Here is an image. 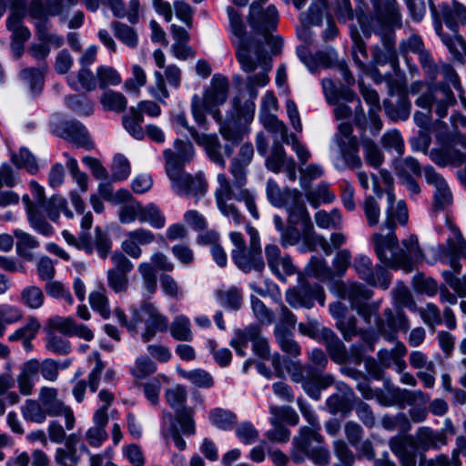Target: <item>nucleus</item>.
Listing matches in <instances>:
<instances>
[{"label": "nucleus", "mask_w": 466, "mask_h": 466, "mask_svg": "<svg viewBox=\"0 0 466 466\" xmlns=\"http://www.w3.org/2000/svg\"><path fill=\"white\" fill-rule=\"evenodd\" d=\"M217 299L218 303L234 310L239 309L242 304L241 289L237 287L219 289L217 290Z\"/></svg>", "instance_id": "54"}, {"label": "nucleus", "mask_w": 466, "mask_h": 466, "mask_svg": "<svg viewBox=\"0 0 466 466\" xmlns=\"http://www.w3.org/2000/svg\"><path fill=\"white\" fill-rule=\"evenodd\" d=\"M227 13L230 32L236 37L235 40H232V44L240 68L246 73L254 72L258 68V65L265 58L263 46L260 42L246 35V25L237 10L232 6H228Z\"/></svg>", "instance_id": "4"}, {"label": "nucleus", "mask_w": 466, "mask_h": 466, "mask_svg": "<svg viewBox=\"0 0 466 466\" xmlns=\"http://www.w3.org/2000/svg\"><path fill=\"white\" fill-rule=\"evenodd\" d=\"M441 16L447 27L455 33L460 25L466 24V7L457 1L443 4L441 7Z\"/></svg>", "instance_id": "29"}, {"label": "nucleus", "mask_w": 466, "mask_h": 466, "mask_svg": "<svg viewBox=\"0 0 466 466\" xmlns=\"http://www.w3.org/2000/svg\"><path fill=\"white\" fill-rule=\"evenodd\" d=\"M229 84L226 76L216 74L211 79L210 87L205 92L203 100L210 106H219L226 102Z\"/></svg>", "instance_id": "28"}, {"label": "nucleus", "mask_w": 466, "mask_h": 466, "mask_svg": "<svg viewBox=\"0 0 466 466\" xmlns=\"http://www.w3.org/2000/svg\"><path fill=\"white\" fill-rule=\"evenodd\" d=\"M266 195L272 206L281 208L292 198H298L299 190L289 187L280 188L274 179L268 178L266 184Z\"/></svg>", "instance_id": "31"}, {"label": "nucleus", "mask_w": 466, "mask_h": 466, "mask_svg": "<svg viewBox=\"0 0 466 466\" xmlns=\"http://www.w3.org/2000/svg\"><path fill=\"white\" fill-rule=\"evenodd\" d=\"M388 393L390 397V400H380V402L386 406L396 405L400 408H404L406 405L413 406L417 403L425 404L430 399L429 395L420 390H410L399 387H392L389 389Z\"/></svg>", "instance_id": "21"}, {"label": "nucleus", "mask_w": 466, "mask_h": 466, "mask_svg": "<svg viewBox=\"0 0 466 466\" xmlns=\"http://www.w3.org/2000/svg\"><path fill=\"white\" fill-rule=\"evenodd\" d=\"M410 107L411 105L407 96L399 97L396 104L390 100H384L383 102L385 114L393 121L408 119L410 114Z\"/></svg>", "instance_id": "41"}, {"label": "nucleus", "mask_w": 466, "mask_h": 466, "mask_svg": "<svg viewBox=\"0 0 466 466\" xmlns=\"http://www.w3.org/2000/svg\"><path fill=\"white\" fill-rule=\"evenodd\" d=\"M144 116L134 106L130 107L129 114L123 116V125L125 129L136 139L141 140L145 137V131L141 124Z\"/></svg>", "instance_id": "48"}, {"label": "nucleus", "mask_w": 466, "mask_h": 466, "mask_svg": "<svg viewBox=\"0 0 466 466\" xmlns=\"http://www.w3.org/2000/svg\"><path fill=\"white\" fill-rule=\"evenodd\" d=\"M248 127L237 123L236 121H227L222 123L219 127V133L228 142L223 147V151L226 157H229L236 146H238L248 134Z\"/></svg>", "instance_id": "24"}, {"label": "nucleus", "mask_w": 466, "mask_h": 466, "mask_svg": "<svg viewBox=\"0 0 466 466\" xmlns=\"http://www.w3.org/2000/svg\"><path fill=\"white\" fill-rule=\"evenodd\" d=\"M211 423L222 431H231L237 423V416L229 410L212 409L208 413Z\"/></svg>", "instance_id": "47"}, {"label": "nucleus", "mask_w": 466, "mask_h": 466, "mask_svg": "<svg viewBox=\"0 0 466 466\" xmlns=\"http://www.w3.org/2000/svg\"><path fill=\"white\" fill-rule=\"evenodd\" d=\"M6 28L11 32L10 47L15 57H20L25 50V44L31 37V32L23 23V15L18 12L11 13L6 19Z\"/></svg>", "instance_id": "16"}, {"label": "nucleus", "mask_w": 466, "mask_h": 466, "mask_svg": "<svg viewBox=\"0 0 466 466\" xmlns=\"http://www.w3.org/2000/svg\"><path fill=\"white\" fill-rule=\"evenodd\" d=\"M373 56L375 62L379 65L390 63L392 66H395L398 64L393 34H390L384 39V48L375 50Z\"/></svg>", "instance_id": "50"}, {"label": "nucleus", "mask_w": 466, "mask_h": 466, "mask_svg": "<svg viewBox=\"0 0 466 466\" xmlns=\"http://www.w3.org/2000/svg\"><path fill=\"white\" fill-rule=\"evenodd\" d=\"M41 208L44 209L49 219L53 222H56L59 219L60 212H63L67 218L71 219L74 218L73 212L68 208L66 199L60 195H54L46 199Z\"/></svg>", "instance_id": "37"}, {"label": "nucleus", "mask_w": 466, "mask_h": 466, "mask_svg": "<svg viewBox=\"0 0 466 466\" xmlns=\"http://www.w3.org/2000/svg\"><path fill=\"white\" fill-rule=\"evenodd\" d=\"M39 402L47 416H64L66 420V428L68 431L74 428L75 416L73 410L58 399V392L56 389L42 387L39 391Z\"/></svg>", "instance_id": "12"}, {"label": "nucleus", "mask_w": 466, "mask_h": 466, "mask_svg": "<svg viewBox=\"0 0 466 466\" xmlns=\"http://www.w3.org/2000/svg\"><path fill=\"white\" fill-rule=\"evenodd\" d=\"M394 165L396 175L400 180L410 178L413 177V176L420 177L421 175L420 165L419 161L412 157L396 159Z\"/></svg>", "instance_id": "51"}, {"label": "nucleus", "mask_w": 466, "mask_h": 466, "mask_svg": "<svg viewBox=\"0 0 466 466\" xmlns=\"http://www.w3.org/2000/svg\"><path fill=\"white\" fill-rule=\"evenodd\" d=\"M248 23L256 35H262L274 55H279L281 41L272 35L279 23V13L272 5L263 9L259 3L253 2L249 6Z\"/></svg>", "instance_id": "7"}, {"label": "nucleus", "mask_w": 466, "mask_h": 466, "mask_svg": "<svg viewBox=\"0 0 466 466\" xmlns=\"http://www.w3.org/2000/svg\"><path fill=\"white\" fill-rule=\"evenodd\" d=\"M305 457L310 459L316 465L325 466L329 462V452L324 447L309 448L308 451H292L291 458L294 462L301 463Z\"/></svg>", "instance_id": "42"}, {"label": "nucleus", "mask_w": 466, "mask_h": 466, "mask_svg": "<svg viewBox=\"0 0 466 466\" xmlns=\"http://www.w3.org/2000/svg\"><path fill=\"white\" fill-rule=\"evenodd\" d=\"M174 148L175 150L167 148L163 152L165 169L170 181L185 173L184 166L192 159L195 153L192 144L181 139L175 140Z\"/></svg>", "instance_id": "10"}, {"label": "nucleus", "mask_w": 466, "mask_h": 466, "mask_svg": "<svg viewBox=\"0 0 466 466\" xmlns=\"http://www.w3.org/2000/svg\"><path fill=\"white\" fill-rule=\"evenodd\" d=\"M456 103V98L450 86L445 85L433 86L420 95L415 101L416 106L427 109V113L416 111L414 121L421 128H426L431 122V106H435V112L440 118L446 116L448 108Z\"/></svg>", "instance_id": "6"}, {"label": "nucleus", "mask_w": 466, "mask_h": 466, "mask_svg": "<svg viewBox=\"0 0 466 466\" xmlns=\"http://www.w3.org/2000/svg\"><path fill=\"white\" fill-rule=\"evenodd\" d=\"M45 296L42 289L36 286L25 287L20 294L19 301L32 309H36L44 304Z\"/></svg>", "instance_id": "63"}, {"label": "nucleus", "mask_w": 466, "mask_h": 466, "mask_svg": "<svg viewBox=\"0 0 466 466\" xmlns=\"http://www.w3.org/2000/svg\"><path fill=\"white\" fill-rule=\"evenodd\" d=\"M100 103L106 110L122 112L127 108V100L119 92L106 90L102 94Z\"/></svg>", "instance_id": "61"}, {"label": "nucleus", "mask_w": 466, "mask_h": 466, "mask_svg": "<svg viewBox=\"0 0 466 466\" xmlns=\"http://www.w3.org/2000/svg\"><path fill=\"white\" fill-rule=\"evenodd\" d=\"M171 187L179 196L199 198L206 194L208 183L202 173L193 176L185 172L171 181Z\"/></svg>", "instance_id": "15"}, {"label": "nucleus", "mask_w": 466, "mask_h": 466, "mask_svg": "<svg viewBox=\"0 0 466 466\" xmlns=\"http://www.w3.org/2000/svg\"><path fill=\"white\" fill-rule=\"evenodd\" d=\"M258 66H260L262 70L254 75L248 76L246 80V88L252 101L258 96V88L265 86L269 81L268 71L270 69V65L266 54L265 58L258 65Z\"/></svg>", "instance_id": "38"}, {"label": "nucleus", "mask_w": 466, "mask_h": 466, "mask_svg": "<svg viewBox=\"0 0 466 466\" xmlns=\"http://www.w3.org/2000/svg\"><path fill=\"white\" fill-rule=\"evenodd\" d=\"M336 328L342 334L346 341H350L354 337L360 336L364 341H368L369 333L357 326V319L352 315H346L336 321Z\"/></svg>", "instance_id": "40"}, {"label": "nucleus", "mask_w": 466, "mask_h": 466, "mask_svg": "<svg viewBox=\"0 0 466 466\" xmlns=\"http://www.w3.org/2000/svg\"><path fill=\"white\" fill-rule=\"evenodd\" d=\"M77 246L88 254H92L96 249L100 258H106L111 250L112 241L106 231L100 227H96L94 240L92 241L87 234L82 233L79 236Z\"/></svg>", "instance_id": "20"}, {"label": "nucleus", "mask_w": 466, "mask_h": 466, "mask_svg": "<svg viewBox=\"0 0 466 466\" xmlns=\"http://www.w3.org/2000/svg\"><path fill=\"white\" fill-rule=\"evenodd\" d=\"M247 167L248 166L238 162V159H232L229 166L232 182L223 173H219L217 177L218 183L215 191L217 207L221 214L230 218L235 225L242 223L243 216L238 207L231 202L232 199L244 202L252 218L255 219L259 218L255 195L246 187L248 182Z\"/></svg>", "instance_id": "2"}, {"label": "nucleus", "mask_w": 466, "mask_h": 466, "mask_svg": "<svg viewBox=\"0 0 466 466\" xmlns=\"http://www.w3.org/2000/svg\"><path fill=\"white\" fill-rule=\"evenodd\" d=\"M171 337L178 341L190 342L193 340V332L189 319L185 315H177L170 324Z\"/></svg>", "instance_id": "43"}, {"label": "nucleus", "mask_w": 466, "mask_h": 466, "mask_svg": "<svg viewBox=\"0 0 466 466\" xmlns=\"http://www.w3.org/2000/svg\"><path fill=\"white\" fill-rule=\"evenodd\" d=\"M328 7V0H312L308 12L299 15V20L303 25H320L324 11Z\"/></svg>", "instance_id": "49"}, {"label": "nucleus", "mask_w": 466, "mask_h": 466, "mask_svg": "<svg viewBox=\"0 0 466 466\" xmlns=\"http://www.w3.org/2000/svg\"><path fill=\"white\" fill-rule=\"evenodd\" d=\"M284 207L289 214V224L297 226L300 225L302 228V234L305 238L308 239L312 232L313 225L307 208L302 200L301 193L299 191L298 198H292Z\"/></svg>", "instance_id": "18"}, {"label": "nucleus", "mask_w": 466, "mask_h": 466, "mask_svg": "<svg viewBox=\"0 0 466 466\" xmlns=\"http://www.w3.org/2000/svg\"><path fill=\"white\" fill-rule=\"evenodd\" d=\"M339 156L334 161V167L339 171H343L347 167L350 169L360 168L362 161L359 156L360 142L348 143L338 146Z\"/></svg>", "instance_id": "26"}, {"label": "nucleus", "mask_w": 466, "mask_h": 466, "mask_svg": "<svg viewBox=\"0 0 466 466\" xmlns=\"http://www.w3.org/2000/svg\"><path fill=\"white\" fill-rule=\"evenodd\" d=\"M139 221L147 222L155 228H162L166 224L165 216L159 208L152 203L146 207L141 206Z\"/></svg>", "instance_id": "62"}, {"label": "nucleus", "mask_w": 466, "mask_h": 466, "mask_svg": "<svg viewBox=\"0 0 466 466\" xmlns=\"http://www.w3.org/2000/svg\"><path fill=\"white\" fill-rule=\"evenodd\" d=\"M309 363L300 367L298 372L292 374L295 382L301 383L305 392L313 400L320 399L321 390L334 383V377L325 373L328 358L320 349H313L309 352Z\"/></svg>", "instance_id": "5"}, {"label": "nucleus", "mask_w": 466, "mask_h": 466, "mask_svg": "<svg viewBox=\"0 0 466 466\" xmlns=\"http://www.w3.org/2000/svg\"><path fill=\"white\" fill-rule=\"evenodd\" d=\"M15 236L17 239L15 244L17 254L27 259H32L30 250L39 246L37 239L34 236L22 230H15Z\"/></svg>", "instance_id": "60"}, {"label": "nucleus", "mask_w": 466, "mask_h": 466, "mask_svg": "<svg viewBox=\"0 0 466 466\" xmlns=\"http://www.w3.org/2000/svg\"><path fill=\"white\" fill-rule=\"evenodd\" d=\"M59 136L74 143L77 147L92 150L95 144L92 141L86 127L79 121L65 122L61 127Z\"/></svg>", "instance_id": "22"}, {"label": "nucleus", "mask_w": 466, "mask_h": 466, "mask_svg": "<svg viewBox=\"0 0 466 466\" xmlns=\"http://www.w3.org/2000/svg\"><path fill=\"white\" fill-rule=\"evenodd\" d=\"M388 207L385 219L380 224L379 231L371 236L375 253L378 258L390 268H402L410 270L413 260L421 257L417 236L410 235L402 240L403 248L399 247V239L395 234L397 224L405 226L408 223L409 213L406 203L400 200L395 204V196L390 188L386 190Z\"/></svg>", "instance_id": "1"}, {"label": "nucleus", "mask_w": 466, "mask_h": 466, "mask_svg": "<svg viewBox=\"0 0 466 466\" xmlns=\"http://www.w3.org/2000/svg\"><path fill=\"white\" fill-rule=\"evenodd\" d=\"M89 303L93 310L98 312L103 319H106L110 318L111 310L109 301L104 289L92 291L89 294Z\"/></svg>", "instance_id": "64"}, {"label": "nucleus", "mask_w": 466, "mask_h": 466, "mask_svg": "<svg viewBox=\"0 0 466 466\" xmlns=\"http://www.w3.org/2000/svg\"><path fill=\"white\" fill-rule=\"evenodd\" d=\"M130 313L132 314V324H130V327L135 328L134 332L137 331L139 324H145V330L141 334V339L144 342L150 341L157 333L165 332L168 329L167 318L150 301H142L139 308L132 306Z\"/></svg>", "instance_id": "8"}, {"label": "nucleus", "mask_w": 466, "mask_h": 466, "mask_svg": "<svg viewBox=\"0 0 466 466\" xmlns=\"http://www.w3.org/2000/svg\"><path fill=\"white\" fill-rule=\"evenodd\" d=\"M435 31L450 53L456 59H460L466 55V43L463 38L457 34V32L452 33L451 35L443 34L442 25L440 21H436L435 23Z\"/></svg>", "instance_id": "35"}, {"label": "nucleus", "mask_w": 466, "mask_h": 466, "mask_svg": "<svg viewBox=\"0 0 466 466\" xmlns=\"http://www.w3.org/2000/svg\"><path fill=\"white\" fill-rule=\"evenodd\" d=\"M320 336L331 360L337 364L346 363L349 359L347 348L337 334L329 328H323Z\"/></svg>", "instance_id": "25"}, {"label": "nucleus", "mask_w": 466, "mask_h": 466, "mask_svg": "<svg viewBox=\"0 0 466 466\" xmlns=\"http://www.w3.org/2000/svg\"><path fill=\"white\" fill-rule=\"evenodd\" d=\"M69 86L75 91L84 90L91 92L96 87V79L91 70L81 67L76 74H70L67 76Z\"/></svg>", "instance_id": "36"}, {"label": "nucleus", "mask_w": 466, "mask_h": 466, "mask_svg": "<svg viewBox=\"0 0 466 466\" xmlns=\"http://www.w3.org/2000/svg\"><path fill=\"white\" fill-rule=\"evenodd\" d=\"M287 302L292 308L310 309L317 300L321 306L325 303V293L318 283L310 284L308 281H300L297 287L287 290L285 295Z\"/></svg>", "instance_id": "11"}, {"label": "nucleus", "mask_w": 466, "mask_h": 466, "mask_svg": "<svg viewBox=\"0 0 466 466\" xmlns=\"http://www.w3.org/2000/svg\"><path fill=\"white\" fill-rule=\"evenodd\" d=\"M192 138L195 142L203 147L208 158L221 167H226V160L221 150L223 147L216 134L200 135L197 130H192Z\"/></svg>", "instance_id": "23"}, {"label": "nucleus", "mask_w": 466, "mask_h": 466, "mask_svg": "<svg viewBox=\"0 0 466 466\" xmlns=\"http://www.w3.org/2000/svg\"><path fill=\"white\" fill-rule=\"evenodd\" d=\"M426 181L435 187L433 205L436 209L443 210L452 203L451 191L444 177L429 166L424 167Z\"/></svg>", "instance_id": "17"}, {"label": "nucleus", "mask_w": 466, "mask_h": 466, "mask_svg": "<svg viewBox=\"0 0 466 466\" xmlns=\"http://www.w3.org/2000/svg\"><path fill=\"white\" fill-rule=\"evenodd\" d=\"M439 256L441 262L450 258H466V242L459 230H454L453 237L439 247Z\"/></svg>", "instance_id": "30"}, {"label": "nucleus", "mask_w": 466, "mask_h": 466, "mask_svg": "<svg viewBox=\"0 0 466 466\" xmlns=\"http://www.w3.org/2000/svg\"><path fill=\"white\" fill-rule=\"evenodd\" d=\"M274 333L276 339L283 351L294 357L300 354V347L294 340L293 333L290 329L281 327L280 325H276Z\"/></svg>", "instance_id": "45"}, {"label": "nucleus", "mask_w": 466, "mask_h": 466, "mask_svg": "<svg viewBox=\"0 0 466 466\" xmlns=\"http://www.w3.org/2000/svg\"><path fill=\"white\" fill-rule=\"evenodd\" d=\"M341 292L342 298L350 300L351 309L368 302L372 297V291L360 283H351L348 286L342 284Z\"/></svg>", "instance_id": "39"}, {"label": "nucleus", "mask_w": 466, "mask_h": 466, "mask_svg": "<svg viewBox=\"0 0 466 466\" xmlns=\"http://www.w3.org/2000/svg\"><path fill=\"white\" fill-rule=\"evenodd\" d=\"M62 14V5L58 0H31L28 15L35 22L49 21L48 16Z\"/></svg>", "instance_id": "27"}, {"label": "nucleus", "mask_w": 466, "mask_h": 466, "mask_svg": "<svg viewBox=\"0 0 466 466\" xmlns=\"http://www.w3.org/2000/svg\"><path fill=\"white\" fill-rule=\"evenodd\" d=\"M353 268L357 275L369 285L387 289L390 278L387 270L380 265L372 266L371 259L365 255H358L354 258Z\"/></svg>", "instance_id": "13"}, {"label": "nucleus", "mask_w": 466, "mask_h": 466, "mask_svg": "<svg viewBox=\"0 0 466 466\" xmlns=\"http://www.w3.org/2000/svg\"><path fill=\"white\" fill-rule=\"evenodd\" d=\"M374 16L386 27H400L401 15L396 0H371Z\"/></svg>", "instance_id": "19"}, {"label": "nucleus", "mask_w": 466, "mask_h": 466, "mask_svg": "<svg viewBox=\"0 0 466 466\" xmlns=\"http://www.w3.org/2000/svg\"><path fill=\"white\" fill-rule=\"evenodd\" d=\"M40 322L35 317L27 319L26 323L9 335L10 342L18 340H33L40 329Z\"/></svg>", "instance_id": "57"}, {"label": "nucleus", "mask_w": 466, "mask_h": 466, "mask_svg": "<svg viewBox=\"0 0 466 466\" xmlns=\"http://www.w3.org/2000/svg\"><path fill=\"white\" fill-rule=\"evenodd\" d=\"M265 257L270 271L279 280L285 281L287 276L295 274L296 267L290 256L282 254L276 244H267L265 246Z\"/></svg>", "instance_id": "14"}, {"label": "nucleus", "mask_w": 466, "mask_h": 466, "mask_svg": "<svg viewBox=\"0 0 466 466\" xmlns=\"http://www.w3.org/2000/svg\"><path fill=\"white\" fill-rule=\"evenodd\" d=\"M23 418L29 422L43 423L47 417L39 400L28 399L21 406Z\"/></svg>", "instance_id": "55"}, {"label": "nucleus", "mask_w": 466, "mask_h": 466, "mask_svg": "<svg viewBox=\"0 0 466 466\" xmlns=\"http://www.w3.org/2000/svg\"><path fill=\"white\" fill-rule=\"evenodd\" d=\"M34 25L35 27V35L40 42L47 46L51 45L56 48H59L63 46L64 37L57 34L50 33L49 29L51 24L49 21L35 22Z\"/></svg>", "instance_id": "58"}, {"label": "nucleus", "mask_w": 466, "mask_h": 466, "mask_svg": "<svg viewBox=\"0 0 466 466\" xmlns=\"http://www.w3.org/2000/svg\"><path fill=\"white\" fill-rule=\"evenodd\" d=\"M354 392L346 387V390L332 394L327 399L326 404L332 414L341 413L347 415L352 410Z\"/></svg>", "instance_id": "34"}, {"label": "nucleus", "mask_w": 466, "mask_h": 466, "mask_svg": "<svg viewBox=\"0 0 466 466\" xmlns=\"http://www.w3.org/2000/svg\"><path fill=\"white\" fill-rule=\"evenodd\" d=\"M325 97L329 104L335 105L340 100L353 101L356 94L350 88L340 85L338 86L331 79L325 78L321 82Z\"/></svg>", "instance_id": "33"}, {"label": "nucleus", "mask_w": 466, "mask_h": 466, "mask_svg": "<svg viewBox=\"0 0 466 466\" xmlns=\"http://www.w3.org/2000/svg\"><path fill=\"white\" fill-rule=\"evenodd\" d=\"M446 443L444 432L426 426L418 428L413 435H395L389 439V447L400 466H417L418 457L425 461L426 451L439 450Z\"/></svg>", "instance_id": "3"}, {"label": "nucleus", "mask_w": 466, "mask_h": 466, "mask_svg": "<svg viewBox=\"0 0 466 466\" xmlns=\"http://www.w3.org/2000/svg\"><path fill=\"white\" fill-rule=\"evenodd\" d=\"M23 319V311L17 306L10 304L0 305V338L4 336L6 325L14 324Z\"/></svg>", "instance_id": "59"}, {"label": "nucleus", "mask_w": 466, "mask_h": 466, "mask_svg": "<svg viewBox=\"0 0 466 466\" xmlns=\"http://www.w3.org/2000/svg\"><path fill=\"white\" fill-rule=\"evenodd\" d=\"M293 159L288 157L284 147L279 142L273 143L270 155L266 159V167L274 173H279L286 166L288 160Z\"/></svg>", "instance_id": "53"}, {"label": "nucleus", "mask_w": 466, "mask_h": 466, "mask_svg": "<svg viewBox=\"0 0 466 466\" xmlns=\"http://www.w3.org/2000/svg\"><path fill=\"white\" fill-rule=\"evenodd\" d=\"M40 370V362L37 360H30L23 364L17 376L18 389L21 394L30 395L34 387V380Z\"/></svg>", "instance_id": "32"}, {"label": "nucleus", "mask_w": 466, "mask_h": 466, "mask_svg": "<svg viewBox=\"0 0 466 466\" xmlns=\"http://www.w3.org/2000/svg\"><path fill=\"white\" fill-rule=\"evenodd\" d=\"M247 232L249 236V246L243 249H232V260L238 268L244 273L262 272L265 268V261L262 256L258 231L248 225Z\"/></svg>", "instance_id": "9"}, {"label": "nucleus", "mask_w": 466, "mask_h": 466, "mask_svg": "<svg viewBox=\"0 0 466 466\" xmlns=\"http://www.w3.org/2000/svg\"><path fill=\"white\" fill-rule=\"evenodd\" d=\"M111 28L116 38L122 44L129 48H136L137 46L138 35L133 27L119 21H113Z\"/></svg>", "instance_id": "44"}, {"label": "nucleus", "mask_w": 466, "mask_h": 466, "mask_svg": "<svg viewBox=\"0 0 466 466\" xmlns=\"http://www.w3.org/2000/svg\"><path fill=\"white\" fill-rule=\"evenodd\" d=\"M360 145L366 163L374 168H379L384 162V155L379 146L369 137H361Z\"/></svg>", "instance_id": "52"}, {"label": "nucleus", "mask_w": 466, "mask_h": 466, "mask_svg": "<svg viewBox=\"0 0 466 466\" xmlns=\"http://www.w3.org/2000/svg\"><path fill=\"white\" fill-rule=\"evenodd\" d=\"M320 429L316 427H302L299 435L293 439L294 449L292 451H308L311 442L321 443L323 437L319 433Z\"/></svg>", "instance_id": "46"}, {"label": "nucleus", "mask_w": 466, "mask_h": 466, "mask_svg": "<svg viewBox=\"0 0 466 466\" xmlns=\"http://www.w3.org/2000/svg\"><path fill=\"white\" fill-rule=\"evenodd\" d=\"M381 426L387 431H399L404 435L411 430V423L408 416L403 412L396 415H384L381 418Z\"/></svg>", "instance_id": "56"}]
</instances>
